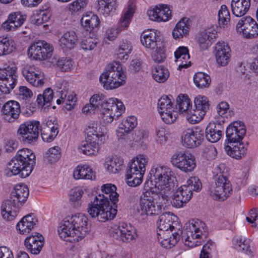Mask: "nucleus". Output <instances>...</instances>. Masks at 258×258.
I'll return each instance as SVG.
<instances>
[{"instance_id": "nucleus-1", "label": "nucleus", "mask_w": 258, "mask_h": 258, "mask_svg": "<svg viewBox=\"0 0 258 258\" xmlns=\"http://www.w3.org/2000/svg\"><path fill=\"white\" fill-rule=\"evenodd\" d=\"M150 175V186L141 196L137 208V216L141 221H145L148 216L158 215L161 212V206L154 201L153 195L156 194L167 201L175 188L173 172L168 166L154 165Z\"/></svg>"}, {"instance_id": "nucleus-2", "label": "nucleus", "mask_w": 258, "mask_h": 258, "mask_svg": "<svg viewBox=\"0 0 258 258\" xmlns=\"http://www.w3.org/2000/svg\"><path fill=\"white\" fill-rule=\"evenodd\" d=\"M183 233L181 229L173 232L172 236L165 238L163 236L157 235V238L161 245L165 248H171L174 246L181 236L184 244L189 247L200 245L208 235V227L206 224L199 219H192L185 224Z\"/></svg>"}, {"instance_id": "nucleus-3", "label": "nucleus", "mask_w": 258, "mask_h": 258, "mask_svg": "<svg viewBox=\"0 0 258 258\" xmlns=\"http://www.w3.org/2000/svg\"><path fill=\"white\" fill-rule=\"evenodd\" d=\"M89 230L88 218L82 213L66 217L57 229L60 238L71 243L82 239Z\"/></svg>"}, {"instance_id": "nucleus-4", "label": "nucleus", "mask_w": 258, "mask_h": 258, "mask_svg": "<svg viewBox=\"0 0 258 258\" xmlns=\"http://www.w3.org/2000/svg\"><path fill=\"white\" fill-rule=\"evenodd\" d=\"M29 195V189L26 184L16 185L11 192L10 198L2 203L1 214L3 218L8 221L14 220L19 209L26 202Z\"/></svg>"}, {"instance_id": "nucleus-5", "label": "nucleus", "mask_w": 258, "mask_h": 258, "mask_svg": "<svg viewBox=\"0 0 258 258\" xmlns=\"http://www.w3.org/2000/svg\"><path fill=\"white\" fill-rule=\"evenodd\" d=\"M214 182L209 189L210 197L214 200L223 202L227 199L233 192L231 182L228 178V169L225 165L221 164L213 171Z\"/></svg>"}, {"instance_id": "nucleus-6", "label": "nucleus", "mask_w": 258, "mask_h": 258, "mask_svg": "<svg viewBox=\"0 0 258 258\" xmlns=\"http://www.w3.org/2000/svg\"><path fill=\"white\" fill-rule=\"evenodd\" d=\"M35 155L27 148L19 150L15 156L9 163L6 170L8 176L20 174L22 178L28 176L35 164Z\"/></svg>"}, {"instance_id": "nucleus-7", "label": "nucleus", "mask_w": 258, "mask_h": 258, "mask_svg": "<svg viewBox=\"0 0 258 258\" xmlns=\"http://www.w3.org/2000/svg\"><path fill=\"white\" fill-rule=\"evenodd\" d=\"M100 194L96 196L93 202L89 204L87 208L89 214L101 222L112 220L115 217L117 210L110 205V201L104 200Z\"/></svg>"}, {"instance_id": "nucleus-8", "label": "nucleus", "mask_w": 258, "mask_h": 258, "mask_svg": "<svg viewBox=\"0 0 258 258\" xmlns=\"http://www.w3.org/2000/svg\"><path fill=\"white\" fill-rule=\"evenodd\" d=\"M126 75L122 66L118 63L109 64L106 68V72L100 76V82L106 90H112L123 85L125 83Z\"/></svg>"}, {"instance_id": "nucleus-9", "label": "nucleus", "mask_w": 258, "mask_h": 258, "mask_svg": "<svg viewBox=\"0 0 258 258\" xmlns=\"http://www.w3.org/2000/svg\"><path fill=\"white\" fill-rule=\"evenodd\" d=\"M148 161L149 158L146 155L140 154L128 164L126 174L128 185L135 187L141 183Z\"/></svg>"}, {"instance_id": "nucleus-10", "label": "nucleus", "mask_w": 258, "mask_h": 258, "mask_svg": "<svg viewBox=\"0 0 258 258\" xmlns=\"http://www.w3.org/2000/svg\"><path fill=\"white\" fill-rule=\"evenodd\" d=\"M101 111V117L105 123H110L117 119L124 112L125 107L123 103L115 98L106 99Z\"/></svg>"}, {"instance_id": "nucleus-11", "label": "nucleus", "mask_w": 258, "mask_h": 258, "mask_svg": "<svg viewBox=\"0 0 258 258\" xmlns=\"http://www.w3.org/2000/svg\"><path fill=\"white\" fill-rule=\"evenodd\" d=\"M17 67L13 63L6 64L0 69V91L4 94L10 93L17 82Z\"/></svg>"}, {"instance_id": "nucleus-12", "label": "nucleus", "mask_w": 258, "mask_h": 258, "mask_svg": "<svg viewBox=\"0 0 258 258\" xmlns=\"http://www.w3.org/2000/svg\"><path fill=\"white\" fill-rule=\"evenodd\" d=\"M172 96L163 95L158 101V110L162 120L166 124L173 123L177 118L178 113L173 105Z\"/></svg>"}, {"instance_id": "nucleus-13", "label": "nucleus", "mask_w": 258, "mask_h": 258, "mask_svg": "<svg viewBox=\"0 0 258 258\" xmlns=\"http://www.w3.org/2000/svg\"><path fill=\"white\" fill-rule=\"evenodd\" d=\"M170 161L174 167L185 173L192 172L196 166L195 156L188 152H176Z\"/></svg>"}, {"instance_id": "nucleus-14", "label": "nucleus", "mask_w": 258, "mask_h": 258, "mask_svg": "<svg viewBox=\"0 0 258 258\" xmlns=\"http://www.w3.org/2000/svg\"><path fill=\"white\" fill-rule=\"evenodd\" d=\"M135 11V5L133 3H130L124 14L120 18L117 25L109 28L106 30L105 36L109 40L112 41L114 40L123 29L128 27Z\"/></svg>"}, {"instance_id": "nucleus-15", "label": "nucleus", "mask_w": 258, "mask_h": 258, "mask_svg": "<svg viewBox=\"0 0 258 258\" xmlns=\"http://www.w3.org/2000/svg\"><path fill=\"white\" fill-rule=\"evenodd\" d=\"M39 127L40 123L38 121H26L20 125L18 134L24 142L30 144L37 139Z\"/></svg>"}, {"instance_id": "nucleus-16", "label": "nucleus", "mask_w": 258, "mask_h": 258, "mask_svg": "<svg viewBox=\"0 0 258 258\" xmlns=\"http://www.w3.org/2000/svg\"><path fill=\"white\" fill-rule=\"evenodd\" d=\"M110 234L114 239L123 242H129L135 239L137 236L135 228L125 223L112 227Z\"/></svg>"}, {"instance_id": "nucleus-17", "label": "nucleus", "mask_w": 258, "mask_h": 258, "mask_svg": "<svg viewBox=\"0 0 258 258\" xmlns=\"http://www.w3.org/2000/svg\"><path fill=\"white\" fill-rule=\"evenodd\" d=\"M204 138V130L202 128H187L182 133L181 142L184 147L193 148L200 146Z\"/></svg>"}, {"instance_id": "nucleus-18", "label": "nucleus", "mask_w": 258, "mask_h": 258, "mask_svg": "<svg viewBox=\"0 0 258 258\" xmlns=\"http://www.w3.org/2000/svg\"><path fill=\"white\" fill-rule=\"evenodd\" d=\"M52 46L44 40L32 44L28 49V55L32 59L45 60L51 56Z\"/></svg>"}, {"instance_id": "nucleus-19", "label": "nucleus", "mask_w": 258, "mask_h": 258, "mask_svg": "<svg viewBox=\"0 0 258 258\" xmlns=\"http://www.w3.org/2000/svg\"><path fill=\"white\" fill-rule=\"evenodd\" d=\"M69 86L68 83L61 79L57 80L55 83V87L57 89V94L58 96H59V98L56 100L57 104L64 103L66 109L70 110L73 108L77 98L76 95L74 94L67 95Z\"/></svg>"}, {"instance_id": "nucleus-20", "label": "nucleus", "mask_w": 258, "mask_h": 258, "mask_svg": "<svg viewBox=\"0 0 258 258\" xmlns=\"http://www.w3.org/2000/svg\"><path fill=\"white\" fill-rule=\"evenodd\" d=\"M176 218V216L170 213H165L161 215L157 222V235L163 236L164 234L169 233V231L172 233L177 231L178 229H181V226L175 221Z\"/></svg>"}, {"instance_id": "nucleus-21", "label": "nucleus", "mask_w": 258, "mask_h": 258, "mask_svg": "<svg viewBox=\"0 0 258 258\" xmlns=\"http://www.w3.org/2000/svg\"><path fill=\"white\" fill-rule=\"evenodd\" d=\"M22 73L26 81L34 87H41L44 84V73L34 65H26L22 69Z\"/></svg>"}, {"instance_id": "nucleus-22", "label": "nucleus", "mask_w": 258, "mask_h": 258, "mask_svg": "<svg viewBox=\"0 0 258 258\" xmlns=\"http://www.w3.org/2000/svg\"><path fill=\"white\" fill-rule=\"evenodd\" d=\"M236 30L246 38H253L258 36V24L250 17H244L239 20Z\"/></svg>"}, {"instance_id": "nucleus-23", "label": "nucleus", "mask_w": 258, "mask_h": 258, "mask_svg": "<svg viewBox=\"0 0 258 258\" xmlns=\"http://www.w3.org/2000/svg\"><path fill=\"white\" fill-rule=\"evenodd\" d=\"M194 103L195 109L192 112L194 114L189 117L191 124L200 122L204 118L210 107L209 100L205 96L200 95L196 96L194 99Z\"/></svg>"}, {"instance_id": "nucleus-24", "label": "nucleus", "mask_w": 258, "mask_h": 258, "mask_svg": "<svg viewBox=\"0 0 258 258\" xmlns=\"http://www.w3.org/2000/svg\"><path fill=\"white\" fill-rule=\"evenodd\" d=\"M246 134V128L244 123L235 121L231 123L226 128V140L228 143L241 142Z\"/></svg>"}, {"instance_id": "nucleus-25", "label": "nucleus", "mask_w": 258, "mask_h": 258, "mask_svg": "<svg viewBox=\"0 0 258 258\" xmlns=\"http://www.w3.org/2000/svg\"><path fill=\"white\" fill-rule=\"evenodd\" d=\"M87 139L98 143H105L107 139L106 129L103 126L97 123L90 124L86 128Z\"/></svg>"}, {"instance_id": "nucleus-26", "label": "nucleus", "mask_w": 258, "mask_h": 258, "mask_svg": "<svg viewBox=\"0 0 258 258\" xmlns=\"http://www.w3.org/2000/svg\"><path fill=\"white\" fill-rule=\"evenodd\" d=\"M147 14L150 20L158 22H166L171 19V10L167 5H160L149 10Z\"/></svg>"}, {"instance_id": "nucleus-27", "label": "nucleus", "mask_w": 258, "mask_h": 258, "mask_svg": "<svg viewBox=\"0 0 258 258\" xmlns=\"http://www.w3.org/2000/svg\"><path fill=\"white\" fill-rule=\"evenodd\" d=\"M2 112L5 120L9 122H13L18 118L20 115V105L16 101H8L3 104Z\"/></svg>"}, {"instance_id": "nucleus-28", "label": "nucleus", "mask_w": 258, "mask_h": 258, "mask_svg": "<svg viewBox=\"0 0 258 258\" xmlns=\"http://www.w3.org/2000/svg\"><path fill=\"white\" fill-rule=\"evenodd\" d=\"M26 18L27 16L20 11L12 12L3 23L2 27L8 31H15L24 24Z\"/></svg>"}, {"instance_id": "nucleus-29", "label": "nucleus", "mask_w": 258, "mask_h": 258, "mask_svg": "<svg viewBox=\"0 0 258 258\" xmlns=\"http://www.w3.org/2000/svg\"><path fill=\"white\" fill-rule=\"evenodd\" d=\"M215 57L217 63L221 66H226L231 57V48L225 42H219L215 45Z\"/></svg>"}, {"instance_id": "nucleus-30", "label": "nucleus", "mask_w": 258, "mask_h": 258, "mask_svg": "<svg viewBox=\"0 0 258 258\" xmlns=\"http://www.w3.org/2000/svg\"><path fill=\"white\" fill-rule=\"evenodd\" d=\"M192 196V192H190V189L182 185L174 193L172 205L177 208H181L189 202Z\"/></svg>"}, {"instance_id": "nucleus-31", "label": "nucleus", "mask_w": 258, "mask_h": 258, "mask_svg": "<svg viewBox=\"0 0 258 258\" xmlns=\"http://www.w3.org/2000/svg\"><path fill=\"white\" fill-rule=\"evenodd\" d=\"M44 239L41 234L36 233L27 237L24 241V245L31 253L37 254L43 246Z\"/></svg>"}, {"instance_id": "nucleus-32", "label": "nucleus", "mask_w": 258, "mask_h": 258, "mask_svg": "<svg viewBox=\"0 0 258 258\" xmlns=\"http://www.w3.org/2000/svg\"><path fill=\"white\" fill-rule=\"evenodd\" d=\"M176 107L175 110L178 108L179 112L186 117V120L190 123L189 117L194 113L192 109V103L187 95L180 94L176 98Z\"/></svg>"}, {"instance_id": "nucleus-33", "label": "nucleus", "mask_w": 258, "mask_h": 258, "mask_svg": "<svg viewBox=\"0 0 258 258\" xmlns=\"http://www.w3.org/2000/svg\"><path fill=\"white\" fill-rule=\"evenodd\" d=\"M224 127L220 123H210L204 131V135L208 141L216 143L223 135Z\"/></svg>"}, {"instance_id": "nucleus-34", "label": "nucleus", "mask_w": 258, "mask_h": 258, "mask_svg": "<svg viewBox=\"0 0 258 258\" xmlns=\"http://www.w3.org/2000/svg\"><path fill=\"white\" fill-rule=\"evenodd\" d=\"M37 219L32 214H29L23 217L16 225L17 229L22 234H26L30 232L36 225Z\"/></svg>"}, {"instance_id": "nucleus-35", "label": "nucleus", "mask_w": 258, "mask_h": 258, "mask_svg": "<svg viewBox=\"0 0 258 258\" xmlns=\"http://www.w3.org/2000/svg\"><path fill=\"white\" fill-rule=\"evenodd\" d=\"M233 247L238 251L243 252L247 255L252 254L251 240L242 236H237L233 238Z\"/></svg>"}, {"instance_id": "nucleus-36", "label": "nucleus", "mask_w": 258, "mask_h": 258, "mask_svg": "<svg viewBox=\"0 0 258 258\" xmlns=\"http://www.w3.org/2000/svg\"><path fill=\"white\" fill-rule=\"evenodd\" d=\"M81 24L86 31L92 32L93 30L98 28L100 20L96 15L89 12L83 15L81 19Z\"/></svg>"}, {"instance_id": "nucleus-37", "label": "nucleus", "mask_w": 258, "mask_h": 258, "mask_svg": "<svg viewBox=\"0 0 258 258\" xmlns=\"http://www.w3.org/2000/svg\"><path fill=\"white\" fill-rule=\"evenodd\" d=\"M232 144H233L231 146H225L224 149L227 154L236 159H239L244 157L246 153L247 146L241 141Z\"/></svg>"}, {"instance_id": "nucleus-38", "label": "nucleus", "mask_w": 258, "mask_h": 258, "mask_svg": "<svg viewBox=\"0 0 258 258\" xmlns=\"http://www.w3.org/2000/svg\"><path fill=\"white\" fill-rule=\"evenodd\" d=\"M174 56L176 61L178 63L179 70L187 68L190 66V55L187 47L179 46L174 52Z\"/></svg>"}, {"instance_id": "nucleus-39", "label": "nucleus", "mask_w": 258, "mask_h": 258, "mask_svg": "<svg viewBox=\"0 0 258 258\" xmlns=\"http://www.w3.org/2000/svg\"><path fill=\"white\" fill-rule=\"evenodd\" d=\"M217 35V31L211 28L201 33L198 39V42L201 49H208L216 40Z\"/></svg>"}, {"instance_id": "nucleus-40", "label": "nucleus", "mask_w": 258, "mask_h": 258, "mask_svg": "<svg viewBox=\"0 0 258 258\" xmlns=\"http://www.w3.org/2000/svg\"><path fill=\"white\" fill-rule=\"evenodd\" d=\"M77 40V36L74 31H68L59 39V45L63 51H67L75 47Z\"/></svg>"}, {"instance_id": "nucleus-41", "label": "nucleus", "mask_w": 258, "mask_h": 258, "mask_svg": "<svg viewBox=\"0 0 258 258\" xmlns=\"http://www.w3.org/2000/svg\"><path fill=\"white\" fill-rule=\"evenodd\" d=\"M250 0H232L231 8L232 14L236 17L244 16L249 10Z\"/></svg>"}, {"instance_id": "nucleus-42", "label": "nucleus", "mask_w": 258, "mask_h": 258, "mask_svg": "<svg viewBox=\"0 0 258 258\" xmlns=\"http://www.w3.org/2000/svg\"><path fill=\"white\" fill-rule=\"evenodd\" d=\"M101 190L103 193L100 195L103 197L104 200L109 201L113 205H115L118 201L119 195L116 192V187L111 183L104 184L101 186Z\"/></svg>"}, {"instance_id": "nucleus-43", "label": "nucleus", "mask_w": 258, "mask_h": 258, "mask_svg": "<svg viewBox=\"0 0 258 258\" xmlns=\"http://www.w3.org/2000/svg\"><path fill=\"white\" fill-rule=\"evenodd\" d=\"M73 176L75 179L93 180L95 178L94 172L89 165L86 164L77 166L74 170Z\"/></svg>"}, {"instance_id": "nucleus-44", "label": "nucleus", "mask_w": 258, "mask_h": 258, "mask_svg": "<svg viewBox=\"0 0 258 258\" xmlns=\"http://www.w3.org/2000/svg\"><path fill=\"white\" fill-rule=\"evenodd\" d=\"M80 152L88 156H96L99 151L100 147L98 143L93 141L82 142L78 147Z\"/></svg>"}, {"instance_id": "nucleus-45", "label": "nucleus", "mask_w": 258, "mask_h": 258, "mask_svg": "<svg viewBox=\"0 0 258 258\" xmlns=\"http://www.w3.org/2000/svg\"><path fill=\"white\" fill-rule=\"evenodd\" d=\"M158 34L157 31H144L141 35V43L147 48L154 49L157 45Z\"/></svg>"}, {"instance_id": "nucleus-46", "label": "nucleus", "mask_w": 258, "mask_h": 258, "mask_svg": "<svg viewBox=\"0 0 258 258\" xmlns=\"http://www.w3.org/2000/svg\"><path fill=\"white\" fill-rule=\"evenodd\" d=\"M123 163L122 159L116 157H108L105 159L104 166L109 173H116L121 169Z\"/></svg>"}, {"instance_id": "nucleus-47", "label": "nucleus", "mask_w": 258, "mask_h": 258, "mask_svg": "<svg viewBox=\"0 0 258 258\" xmlns=\"http://www.w3.org/2000/svg\"><path fill=\"white\" fill-rule=\"evenodd\" d=\"M116 9V0H97V11L105 16Z\"/></svg>"}, {"instance_id": "nucleus-48", "label": "nucleus", "mask_w": 258, "mask_h": 258, "mask_svg": "<svg viewBox=\"0 0 258 258\" xmlns=\"http://www.w3.org/2000/svg\"><path fill=\"white\" fill-rule=\"evenodd\" d=\"M153 78L157 82L164 83L169 77L168 70L163 66H155L152 70Z\"/></svg>"}, {"instance_id": "nucleus-49", "label": "nucleus", "mask_w": 258, "mask_h": 258, "mask_svg": "<svg viewBox=\"0 0 258 258\" xmlns=\"http://www.w3.org/2000/svg\"><path fill=\"white\" fill-rule=\"evenodd\" d=\"M15 49V42L9 37H0V56L9 54Z\"/></svg>"}, {"instance_id": "nucleus-50", "label": "nucleus", "mask_w": 258, "mask_h": 258, "mask_svg": "<svg viewBox=\"0 0 258 258\" xmlns=\"http://www.w3.org/2000/svg\"><path fill=\"white\" fill-rule=\"evenodd\" d=\"M132 50V46L130 41H122L117 49V58L122 61L126 60L128 58V54L131 53Z\"/></svg>"}, {"instance_id": "nucleus-51", "label": "nucleus", "mask_w": 258, "mask_h": 258, "mask_svg": "<svg viewBox=\"0 0 258 258\" xmlns=\"http://www.w3.org/2000/svg\"><path fill=\"white\" fill-rule=\"evenodd\" d=\"M194 81L197 87L205 88L209 87L211 80L210 76L208 74L203 72H198L195 75Z\"/></svg>"}, {"instance_id": "nucleus-52", "label": "nucleus", "mask_w": 258, "mask_h": 258, "mask_svg": "<svg viewBox=\"0 0 258 258\" xmlns=\"http://www.w3.org/2000/svg\"><path fill=\"white\" fill-rule=\"evenodd\" d=\"M53 98V91L48 88L46 89L42 94L38 95L36 101L38 106L43 107L45 105L49 106Z\"/></svg>"}, {"instance_id": "nucleus-53", "label": "nucleus", "mask_w": 258, "mask_h": 258, "mask_svg": "<svg viewBox=\"0 0 258 258\" xmlns=\"http://www.w3.org/2000/svg\"><path fill=\"white\" fill-rule=\"evenodd\" d=\"M189 31L188 25L182 19L177 23L172 31V35L175 39H178L185 36Z\"/></svg>"}, {"instance_id": "nucleus-54", "label": "nucleus", "mask_w": 258, "mask_h": 258, "mask_svg": "<svg viewBox=\"0 0 258 258\" xmlns=\"http://www.w3.org/2000/svg\"><path fill=\"white\" fill-rule=\"evenodd\" d=\"M218 22L220 27H227L230 20L229 11L226 6L223 5L218 11Z\"/></svg>"}, {"instance_id": "nucleus-55", "label": "nucleus", "mask_w": 258, "mask_h": 258, "mask_svg": "<svg viewBox=\"0 0 258 258\" xmlns=\"http://www.w3.org/2000/svg\"><path fill=\"white\" fill-rule=\"evenodd\" d=\"M97 43L98 41L96 38L89 36L84 38L80 45L82 49L85 51H91L96 47Z\"/></svg>"}, {"instance_id": "nucleus-56", "label": "nucleus", "mask_w": 258, "mask_h": 258, "mask_svg": "<svg viewBox=\"0 0 258 258\" xmlns=\"http://www.w3.org/2000/svg\"><path fill=\"white\" fill-rule=\"evenodd\" d=\"M105 100L106 98L104 95L102 94H96L91 96L89 101L97 111H100L101 112V110L104 106V103L105 102Z\"/></svg>"}, {"instance_id": "nucleus-57", "label": "nucleus", "mask_w": 258, "mask_h": 258, "mask_svg": "<svg viewBox=\"0 0 258 258\" xmlns=\"http://www.w3.org/2000/svg\"><path fill=\"white\" fill-rule=\"evenodd\" d=\"M56 64L61 71L69 72L73 69L74 61L69 57H62L57 60Z\"/></svg>"}, {"instance_id": "nucleus-58", "label": "nucleus", "mask_w": 258, "mask_h": 258, "mask_svg": "<svg viewBox=\"0 0 258 258\" xmlns=\"http://www.w3.org/2000/svg\"><path fill=\"white\" fill-rule=\"evenodd\" d=\"M186 187L190 189V192L192 191H199L202 188V185L199 178L197 176H192L189 178L186 181V184H184Z\"/></svg>"}, {"instance_id": "nucleus-59", "label": "nucleus", "mask_w": 258, "mask_h": 258, "mask_svg": "<svg viewBox=\"0 0 258 258\" xmlns=\"http://www.w3.org/2000/svg\"><path fill=\"white\" fill-rule=\"evenodd\" d=\"M45 157L50 163L56 162L60 157L59 147L54 146L50 148L46 153Z\"/></svg>"}, {"instance_id": "nucleus-60", "label": "nucleus", "mask_w": 258, "mask_h": 258, "mask_svg": "<svg viewBox=\"0 0 258 258\" xmlns=\"http://www.w3.org/2000/svg\"><path fill=\"white\" fill-rule=\"evenodd\" d=\"M120 124L126 131L130 132L137 125V118L134 115L129 116L125 119L122 120Z\"/></svg>"}, {"instance_id": "nucleus-61", "label": "nucleus", "mask_w": 258, "mask_h": 258, "mask_svg": "<svg viewBox=\"0 0 258 258\" xmlns=\"http://www.w3.org/2000/svg\"><path fill=\"white\" fill-rule=\"evenodd\" d=\"M87 0H75L69 5V9L74 13L80 12L87 6Z\"/></svg>"}, {"instance_id": "nucleus-62", "label": "nucleus", "mask_w": 258, "mask_h": 258, "mask_svg": "<svg viewBox=\"0 0 258 258\" xmlns=\"http://www.w3.org/2000/svg\"><path fill=\"white\" fill-rule=\"evenodd\" d=\"M166 57L165 50L164 48L157 47L152 55L153 60L158 63L163 62Z\"/></svg>"}, {"instance_id": "nucleus-63", "label": "nucleus", "mask_w": 258, "mask_h": 258, "mask_svg": "<svg viewBox=\"0 0 258 258\" xmlns=\"http://www.w3.org/2000/svg\"><path fill=\"white\" fill-rule=\"evenodd\" d=\"M49 18L50 14L47 12L42 11L34 16L32 22L37 25H40L47 22Z\"/></svg>"}, {"instance_id": "nucleus-64", "label": "nucleus", "mask_w": 258, "mask_h": 258, "mask_svg": "<svg viewBox=\"0 0 258 258\" xmlns=\"http://www.w3.org/2000/svg\"><path fill=\"white\" fill-rule=\"evenodd\" d=\"M212 256L213 254L216 252V246L214 242L208 240L203 246L201 253Z\"/></svg>"}]
</instances>
